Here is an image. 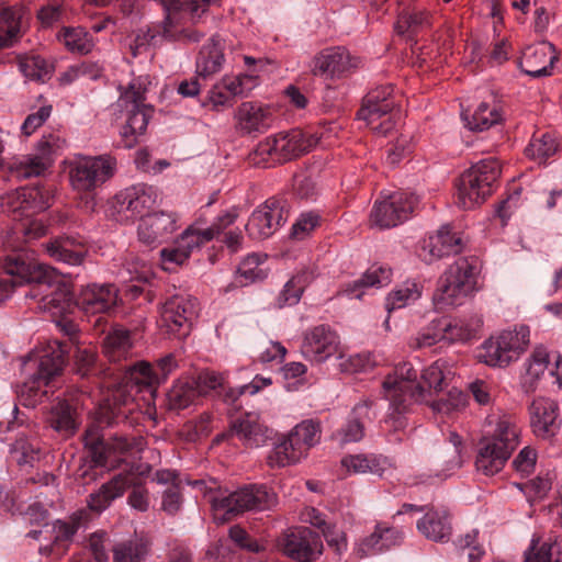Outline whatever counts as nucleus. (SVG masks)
<instances>
[{
  "label": "nucleus",
  "instance_id": "f257e3e1",
  "mask_svg": "<svg viewBox=\"0 0 562 562\" xmlns=\"http://www.w3.org/2000/svg\"><path fill=\"white\" fill-rule=\"evenodd\" d=\"M443 362L435 361L429 367L418 370L411 362L398 363L394 376L387 375L382 387L385 396L405 398L413 395L418 403H429L432 395L442 391L445 384Z\"/></svg>",
  "mask_w": 562,
  "mask_h": 562
},
{
  "label": "nucleus",
  "instance_id": "f03ea898",
  "mask_svg": "<svg viewBox=\"0 0 562 562\" xmlns=\"http://www.w3.org/2000/svg\"><path fill=\"white\" fill-rule=\"evenodd\" d=\"M482 261L477 256L459 257L439 277L432 301L437 310L460 306L477 291V277Z\"/></svg>",
  "mask_w": 562,
  "mask_h": 562
},
{
  "label": "nucleus",
  "instance_id": "7ed1b4c3",
  "mask_svg": "<svg viewBox=\"0 0 562 562\" xmlns=\"http://www.w3.org/2000/svg\"><path fill=\"white\" fill-rule=\"evenodd\" d=\"M502 167L496 158L473 164L456 180V204L463 210L482 205L497 189Z\"/></svg>",
  "mask_w": 562,
  "mask_h": 562
},
{
  "label": "nucleus",
  "instance_id": "20e7f679",
  "mask_svg": "<svg viewBox=\"0 0 562 562\" xmlns=\"http://www.w3.org/2000/svg\"><path fill=\"white\" fill-rule=\"evenodd\" d=\"M54 271L23 249L0 257V304L10 297L15 286L27 283L50 285Z\"/></svg>",
  "mask_w": 562,
  "mask_h": 562
},
{
  "label": "nucleus",
  "instance_id": "39448f33",
  "mask_svg": "<svg viewBox=\"0 0 562 562\" xmlns=\"http://www.w3.org/2000/svg\"><path fill=\"white\" fill-rule=\"evenodd\" d=\"M68 344L54 340L40 356L36 371L20 387L19 396L25 407H36L47 397V386L61 374L68 359Z\"/></svg>",
  "mask_w": 562,
  "mask_h": 562
},
{
  "label": "nucleus",
  "instance_id": "423d86ee",
  "mask_svg": "<svg viewBox=\"0 0 562 562\" xmlns=\"http://www.w3.org/2000/svg\"><path fill=\"white\" fill-rule=\"evenodd\" d=\"M116 169L117 160L110 154H78L68 161L69 183L77 192L92 193L113 178Z\"/></svg>",
  "mask_w": 562,
  "mask_h": 562
},
{
  "label": "nucleus",
  "instance_id": "0eeeda50",
  "mask_svg": "<svg viewBox=\"0 0 562 562\" xmlns=\"http://www.w3.org/2000/svg\"><path fill=\"white\" fill-rule=\"evenodd\" d=\"M119 301V290L112 283H89L81 286L75 295L70 293L53 294L47 304L59 310L68 311L74 303L86 315H99L110 313Z\"/></svg>",
  "mask_w": 562,
  "mask_h": 562
},
{
  "label": "nucleus",
  "instance_id": "6e6552de",
  "mask_svg": "<svg viewBox=\"0 0 562 562\" xmlns=\"http://www.w3.org/2000/svg\"><path fill=\"white\" fill-rule=\"evenodd\" d=\"M276 503V495L266 485H247L227 496L214 497L211 507L214 518L224 524L247 510H265Z\"/></svg>",
  "mask_w": 562,
  "mask_h": 562
},
{
  "label": "nucleus",
  "instance_id": "1a4fd4ad",
  "mask_svg": "<svg viewBox=\"0 0 562 562\" xmlns=\"http://www.w3.org/2000/svg\"><path fill=\"white\" fill-rule=\"evenodd\" d=\"M395 86L385 83L371 89L363 98L357 119L367 122V125L379 135L386 136L395 127L394 110L397 106Z\"/></svg>",
  "mask_w": 562,
  "mask_h": 562
},
{
  "label": "nucleus",
  "instance_id": "9d476101",
  "mask_svg": "<svg viewBox=\"0 0 562 562\" xmlns=\"http://www.w3.org/2000/svg\"><path fill=\"white\" fill-rule=\"evenodd\" d=\"M529 344V329L519 331L503 330L498 336L485 340L477 351V359L490 366L505 368L526 350Z\"/></svg>",
  "mask_w": 562,
  "mask_h": 562
},
{
  "label": "nucleus",
  "instance_id": "9b49d317",
  "mask_svg": "<svg viewBox=\"0 0 562 562\" xmlns=\"http://www.w3.org/2000/svg\"><path fill=\"white\" fill-rule=\"evenodd\" d=\"M158 198L156 187L144 182L132 184L114 195L112 214L117 222L133 223L144 218L156 205Z\"/></svg>",
  "mask_w": 562,
  "mask_h": 562
},
{
  "label": "nucleus",
  "instance_id": "f8f14e48",
  "mask_svg": "<svg viewBox=\"0 0 562 562\" xmlns=\"http://www.w3.org/2000/svg\"><path fill=\"white\" fill-rule=\"evenodd\" d=\"M482 326L481 316L458 321L442 316L431 321L429 326L419 334L417 345L418 347H431L440 341H469L476 337Z\"/></svg>",
  "mask_w": 562,
  "mask_h": 562
},
{
  "label": "nucleus",
  "instance_id": "ddd939ff",
  "mask_svg": "<svg viewBox=\"0 0 562 562\" xmlns=\"http://www.w3.org/2000/svg\"><path fill=\"white\" fill-rule=\"evenodd\" d=\"M65 145L66 140L58 135H43L36 144L34 154L12 160L8 169L19 179L40 177L53 167L56 156Z\"/></svg>",
  "mask_w": 562,
  "mask_h": 562
},
{
  "label": "nucleus",
  "instance_id": "4468645a",
  "mask_svg": "<svg viewBox=\"0 0 562 562\" xmlns=\"http://www.w3.org/2000/svg\"><path fill=\"white\" fill-rule=\"evenodd\" d=\"M290 204L284 196L268 198L250 214L245 229L254 240H263L276 234L285 224Z\"/></svg>",
  "mask_w": 562,
  "mask_h": 562
},
{
  "label": "nucleus",
  "instance_id": "2eb2a0df",
  "mask_svg": "<svg viewBox=\"0 0 562 562\" xmlns=\"http://www.w3.org/2000/svg\"><path fill=\"white\" fill-rule=\"evenodd\" d=\"M199 302L196 297L175 294L168 297L160 310V327L176 338H186L192 328V322L198 316Z\"/></svg>",
  "mask_w": 562,
  "mask_h": 562
},
{
  "label": "nucleus",
  "instance_id": "dca6fc26",
  "mask_svg": "<svg viewBox=\"0 0 562 562\" xmlns=\"http://www.w3.org/2000/svg\"><path fill=\"white\" fill-rule=\"evenodd\" d=\"M50 190L41 181L25 186L1 198V207L13 220L30 218L50 205Z\"/></svg>",
  "mask_w": 562,
  "mask_h": 562
},
{
  "label": "nucleus",
  "instance_id": "f3484780",
  "mask_svg": "<svg viewBox=\"0 0 562 562\" xmlns=\"http://www.w3.org/2000/svg\"><path fill=\"white\" fill-rule=\"evenodd\" d=\"M417 205L414 194L404 191H396L383 200H376L370 213V222L380 228H392L405 221L413 214Z\"/></svg>",
  "mask_w": 562,
  "mask_h": 562
},
{
  "label": "nucleus",
  "instance_id": "a211bd4d",
  "mask_svg": "<svg viewBox=\"0 0 562 562\" xmlns=\"http://www.w3.org/2000/svg\"><path fill=\"white\" fill-rule=\"evenodd\" d=\"M362 59L344 46L322 49L313 58L312 74L326 79H340L358 69Z\"/></svg>",
  "mask_w": 562,
  "mask_h": 562
},
{
  "label": "nucleus",
  "instance_id": "6ab92c4d",
  "mask_svg": "<svg viewBox=\"0 0 562 562\" xmlns=\"http://www.w3.org/2000/svg\"><path fill=\"white\" fill-rule=\"evenodd\" d=\"M279 544L282 553L294 562H314L323 551L321 536L308 527L289 529Z\"/></svg>",
  "mask_w": 562,
  "mask_h": 562
},
{
  "label": "nucleus",
  "instance_id": "aec40b11",
  "mask_svg": "<svg viewBox=\"0 0 562 562\" xmlns=\"http://www.w3.org/2000/svg\"><path fill=\"white\" fill-rule=\"evenodd\" d=\"M463 247L461 234L453 232L450 225H442L437 232L422 239L418 257L430 265L445 257L459 255Z\"/></svg>",
  "mask_w": 562,
  "mask_h": 562
},
{
  "label": "nucleus",
  "instance_id": "412c9836",
  "mask_svg": "<svg viewBox=\"0 0 562 562\" xmlns=\"http://www.w3.org/2000/svg\"><path fill=\"white\" fill-rule=\"evenodd\" d=\"M235 128L241 135L262 134L274 121L271 105L258 101L241 102L235 111Z\"/></svg>",
  "mask_w": 562,
  "mask_h": 562
},
{
  "label": "nucleus",
  "instance_id": "4be33fe9",
  "mask_svg": "<svg viewBox=\"0 0 562 562\" xmlns=\"http://www.w3.org/2000/svg\"><path fill=\"white\" fill-rule=\"evenodd\" d=\"M339 346V337L329 325H317L304 335L301 346L305 359L322 363L334 356Z\"/></svg>",
  "mask_w": 562,
  "mask_h": 562
},
{
  "label": "nucleus",
  "instance_id": "5701e85b",
  "mask_svg": "<svg viewBox=\"0 0 562 562\" xmlns=\"http://www.w3.org/2000/svg\"><path fill=\"white\" fill-rule=\"evenodd\" d=\"M138 225V240L149 248H156L169 239L178 229V215L173 212H155L142 218Z\"/></svg>",
  "mask_w": 562,
  "mask_h": 562
},
{
  "label": "nucleus",
  "instance_id": "b1692460",
  "mask_svg": "<svg viewBox=\"0 0 562 562\" xmlns=\"http://www.w3.org/2000/svg\"><path fill=\"white\" fill-rule=\"evenodd\" d=\"M530 427L536 437L550 439L561 427L560 408L554 400L548 397L535 398L529 407Z\"/></svg>",
  "mask_w": 562,
  "mask_h": 562
},
{
  "label": "nucleus",
  "instance_id": "393cba45",
  "mask_svg": "<svg viewBox=\"0 0 562 562\" xmlns=\"http://www.w3.org/2000/svg\"><path fill=\"white\" fill-rule=\"evenodd\" d=\"M178 367L176 357L169 353L155 363L138 361L128 370L131 381L140 387L154 390L166 382L170 373Z\"/></svg>",
  "mask_w": 562,
  "mask_h": 562
},
{
  "label": "nucleus",
  "instance_id": "a878e982",
  "mask_svg": "<svg viewBox=\"0 0 562 562\" xmlns=\"http://www.w3.org/2000/svg\"><path fill=\"white\" fill-rule=\"evenodd\" d=\"M558 59L554 46L549 42L528 45L518 59L520 70L533 78L551 75L554 61Z\"/></svg>",
  "mask_w": 562,
  "mask_h": 562
},
{
  "label": "nucleus",
  "instance_id": "bb28decb",
  "mask_svg": "<svg viewBox=\"0 0 562 562\" xmlns=\"http://www.w3.org/2000/svg\"><path fill=\"white\" fill-rule=\"evenodd\" d=\"M385 397L390 402V412L382 423V430L389 442H402L408 426L407 415L420 403L413 395L405 398H400L398 395Z\"/></svg>",
  "mask_w": 562,
  "mask_h": 562
},
{
  "label": "nucleus",
  "instance_id": "cd10ccee",
  "mask_svg": "<svg viewBox=\"0 0 562 562\" xmlns=\"http://www.w3.org/2000/svg\"><path fill=\"white\" fill-rule=\"evenodd\" d=\"M373 406L374 401L369 398L356 404L346 422L333 434V438L340 445L361 441L366 435V424L375 417Z\"/></svg>",
  "mask_w": 562,
  "mask_h": 562
},
{
  "label": "nucleus",
  "instance_id": "c85d7f7f",
  "mask_svg": "<svg viewBox=\"0 0 562 562\" xmlns=\"http://www.w3.org/2000/svg\"><path fill=\"white\" fill-rule=\"evenodd\" d=\"M45 254L54 261L80 266L87 256L85 245L74 237L61 235L43 244Z\"/></svg>",
  "mask_w": 562,
  "mask_h": 562
},
{
  "label": "nucleus",
  "instance_id": "c756f323",
  "mask_svg": "<svg viewBox=\"0 0 562 562\" xmlns=\"http://www.w3.org/2000/svg\"><path fill=\"white\" fill-rule=\"evenodd\" d=\"M47 423L64 440L74 437L80 426L77 408L68 400H59L52 406Z\"/></svg>",
  "mask_w": 562,
  "mask_h": 562
},
{
  "label": "nucleus",
  "instance_id": "7c9ffc66",
  "mask_svg": "<svg viewBox=\"0 0 562 562\" xmlns=\"http://www.w3.org/2000/svg\"><path fill=\"white\" fill-rule=\"evenodd\" d=\"M416 527L426 539L434 542H448L452 535L450 514L432 506L417 520Z\"/></svg>",
  "mask_w": 562,
  "mask_h": 562
},
{
  "label": "nucleus",
  "instance_id": "2f4dec72",
  "mask_svg": "<svg viewBox=\"0 0 562 562\" xmlns=\"http://www.w3.org/2000/svg\"><path fill=\"white\" fill-rule=\"evenodd\" d=\"M462 119L465 127L473 132L497 128L499 139L493 144V147L498 146L505 137L501 128L504 122L503 111L495 104L491 105L487 102H482L477 105L473 114H462Z\"/></svg>",
  "mask_w": 562,
  "mask_h": 562
},
{
  "label": "nucleus",
  "instance_id": "473e14b6",
  "mask_svg": "<svg viewBox=\"0 0 562 562\" xmlns=\"http://www.w3.org/2000/svg\"><path fill=\"white\" fill-rule=\"evenodd\" d=\"M126 418V413L122 412L120 407H112L109 403L101 404L95 422L89 425L82 435L85 448L104 442L103 427L119 425L121 422H125Z\"/></svg>",
  "mask_w": 562,
  "mask_h": 562
},
{
  "label": "nucleus",
  "instance_id": "72a5a7b5",
  "mask_svg": "<svg viewBox=\"0 0 562 562\" xmlns=\"http://www.w3.org/2000/svg\"><path fill=\"white\" fill-rule=\"evenodd\" d=\"M231 428L246 447L256 448L262 446L269 439L268 427L258 422L255 413H243L232 419Z\"/></svg>",
  "mask_w": 562,
  "mask_h": 562
},
{
  "label": "nucleus",
  "instance_id": "f704fd0d",
  "mask_svg": "<svg viewBox=\"0 0 562 562\" xmlns=\"http://www.w3.org/2000/svg\"><path fill=\"white\" fill-rule=\"evenodd\" d=\"M130 485L127 476L123 474L114 475L110 481L103 483L98 491L88 496V508L97 514L104 512L116 498L124 495Z\"/></svg>",
  "mask_w": 562,
  "mask_h": 562
},
{
  "label": "nucleus",
  "instance_id": "c9c22d12",
  "mask_svg": "<svg viewBox=\"0 0 562 562\" xmlns=\"http://www.w3.org/2000/svg\"><path fill=\"white\" fill-rule=\"evenodd\" d=\"M271 137L279 155L277 161L282 164L311 151L313 147V142L306 138L301 130H291Z\"/></svg>",
  "mask_w": 562,
  "mask_h": 562
},
{
  "label": "nucleus",
  "instance_id": "e433bc0d",
  "mask_svg": "<svg viewBox=\"0 0 562 562\" xmlns=\"http://www.w3.org/2000/svg\"><path fill=\"white\" fill-rule=\"evenodd\" d=\"M403 538L402 530L380 522L376 524L374 531L361 541L359 551L362 555L376 554L401 544Z\"/></svg>",
  "mask_w": 562,
  "mask_h": 562
},
{
  "label": "nucleus",
  "instance_id": "4c0bfd02",
  "mask_svg": "<svg viewBox=\"0 0 562 562\" xmlns=\"http://www.w3.org/2000/svg\"><path fill=\"white\" fill-rule=\"evenodd\" d=\"M224 61V47L217 36H212L203 44L196 56L195 72L199 77L207 79L221 71Z\"/></svg>",
  "mask_w": 562,
  "mask_h": 562
},
{
  "label": "nucleus",
  "instance_id": "58836bf2",
  "mask_svg": "<svg viewBox=\"0 0 562 562\" xmlns=\"http://www.w3.org/2000/svg\"><path fill=\"white\" fill-rule=\"evenodd\" d=\"M510 457L509 452L482 438L475 457L476 471L493 476L504 469Z\"/></svg>",
  "mask_w": 562,
  "mask_h": 562
},
{
  "label": "nucleus",
  "instance_id": "ea45409f",
  "mask_svg": "<svg viewBox=\"0 0 562 562\" xmlns=\"http://www.w3.org/2000/svg\"><path fill=\"white\" fill-rule=\"evenodd\" d=\"M561 142L552 132H535L526 146L525 156L538 165H547L560 151Z\"/></svg>",
  "mask_w": 562,
  "mask_h": 562
},
{
  "label": "nucleus",
  "instance_id": "a19ab883",
  "mask_svg": "<svg viewBox=\"0 0 562 562\" xmlns=\"http://www.w3.org/2000/svg\"><path fill=\"white\" fill-rule=\"evenodd\" d=\"M521 429L509 415H503L497 418L493 431L484 436L483 439L491 443H495L503 450L513 454L520 445Z\"/></svg>",
  "mask_w": 562,
  "mask_h": 562
},
{
  "label": "nucleus",
  "instance_id": "79ce46f5",
  "mask_svg": "<svg viewBox=\"0 0 562 562\" xmlns=\"http://www.w3.org/2000/svg\"><path fill=\"white\" fill-rule=\"evenodd\" d=\"M153 113L154 108L151 105L126 111V123L122 126L120 133L123 147L133 148L136 146L138 137L146 132Z\"/></svg>",
  "mask_w": 562,
  "mask_h": 562
},
{
  "label": "nucleus",
  "instance_id": "37998d69",
  "mask_svg": "<svg viewBox=\"0 0 562 562\" xmlns=\"http://www.w3.org/2000/svg\"><path fill=\"white\" fill-rule=\"evenodd\" d=\"M315 280L312 269L304 268L294 273L283 285L274 301V306L283 308L296 305L304 294L306 288Z\"/></svg>",
  "mask_w": 562,
  "mask_h": 562
},
{
  "label": "nucleus",
  "instance_id": "c03bdc74",
  "mask_svg": "<svg viewBox=\"0 0 562 562\" xmlns=\"http://www.w3.org/2000/svg\"><path fill=\"white\" fill-rule=\"evenodd\" d=\"M80 527V517L74 514L69 521L57 519L53 524L54 538L49 546L41 547L40 552L45 555H63L67 552L75 535Z\"/></svg>",
  "mask_w": 562,
  "mask_h": 562
},
{
  "label": "nucleus",
  "instance_id": "a18cd8bd",
  "mask_svg": "<svg viewBox=\"0 0 562 562\" xmlns=\"http://www.w3.org/2000/svg\"><path fill=\"white\" fill-rule=\"evenodd\" d=\"M392 270L385 267H371L359 279L344 285V292L356 299H361L366 290L372 286H383L391 282Z\"/></svg>",
  "mask_w": 562,
  "mask_h": 562
},
{
  "label": "nucleus",
  "instance_id": "49530a36",
  "mask_svg": "<svg viewBox=\"0 0 562 562\" xmlns=\"http://www.w3.org/2000/svg\"><path fill=\"white\" fill-rule=\"evenodd\" d=\"M149 551V543L143 540L122 542L113 549V562H143ZM169 562H192V559L189 553L181 552Z\"/></svg>",
  "mask_w": 562,
  "mask_h": 562
},
{
  "label": "nucleus",
  "instance_id": "de8ad7c7",
  "mask_svg": "<svg viewBox=\"0 0 562 562\" xmlns=\"http://www.w3.org/2000/svg\"><path fill=\"white\" fill-rule=\"evenodd\" d=\"M199 398V391L194 380L179 379L166 394V407L168 411L179 412L188 408Z\"/></svg>",
  "mask_w": 562,
  "mask_h": 562
},
{
  "label": "nucleus",
  "instance_id": "09e8293b",
  "mask_svg": "<svg viewBox=\"0 0 562 562\" xmlns=\"http://www.w3.org/2000/svg\"><path fill=\"white\" fill-rule=\"evenodd\" d=\"M289 436L293 439L294 446H296L293 450L299 451L304 457L321 440V422L317 419H304L289 432Z\"/></svg>",
  "mask_w": 562,
  "mask_h": 562
},
{
  "label": "nucleus",
  "instance_id": "8fccbe9b",
  "mask_svg": "<svg viewBox=\"0 0 562 562\" xmlns=\"http://www.w3.org/2000/svg\"><path fill=\"white\" fill-rule=\"evenodd\" d=\"M132 347L131 331L122 327L109 331L102 342L103 353L113 362L126 358Z\"/></svg>",
  "mask_w": 562,
  "mask_h": 562
},
{
  "label": "nucleus",
  "instance_id": "3c124183",
  "mask_svg": "<svg viewBox=\"0 0 562 562\" xmlns=\"http://www.w3.org/2000/svg\"><path fill=\"white\" fill-rule=\"evenodd\" d=\"M385 461L375 454H348L341 459V467L350 474L372 473L382 476Z\"/></svg>",
  "mask_w": 562,
  "mask_h": 562
},
{
  "label": "nucleus",
  "instance_id": "603ef678",
  "mask_svg": "<svg viewBox=\"0 0 562 562\" xmlns=\"http://www.w3.org/2000/svg\"><path fill=\"white\" fill-rule=\"evenodd\" d=\"M423 285L415 280H406L389 293L385 308L389 313L403 308L417 301L422 295Z\"/></svg>",
  "mask_w": 562,
  "mask_h": 562
},
{
  "label": "nucleus",
  "instance_id": "864d4df0",
  "mask_svg": "<svg viewBox=\"0 0 562 562\" xmlns=\"http://www.w3.org/2000/svg\"><path fill=\"white\" fill-rule=\"evenodd\" d=\"M10 458L19 467H34L42 458V449L37 440L19 437L10 447Z\"/></svg>",
  "mask_w": 562,
  "mask_h": 562
},
{
  "label": "nucleus",
  "instance_id": "5fc2aeb1",
  "mask_svg": "<svg viewBox=\"0 0 562 562\" xmlns=\"http://www.w3.org/2000/svg\"><path fill=\"white\" fill-rule=\"evenodd\" d=\"M293 439L288 435L283 436L273 447L267 457V464L271 468H284L299 462L303 456L295 450Z\"/></svg>",
  "mask_w": 562,
  "mask_h": 562
},
{
  "label": "nucleus",
  "instance_id": "6e6d98bb",
  "mask_svg": "<svg viewBox=\"0 0 562 562\" xmlns=\"http://www.w3.org/2000/svg\"><path fill=\"white\" fill-rule=\"evenodd\" d=\"M196 389L199 391V397L205 396L211 392H214V396L221 400L225 405L231 407L233 411V404L226 401L225 393L227 390H236L227 385L224 381V376L216 372H203L200 373L198 379L194 380Z\"/></svg>",
  "mask_w": 562,
  "mask_h": 562
},
{
  "label": "nucleus",
  "instance_id": "4d7b16f0",
  "mask_svg": "<svg viewBox=\"0 0 562 562\" xmlns=\"http://www.w3.org/2000/svg\"><path fill=\"white\" fill-rule=\"evenodd\" d=\"M260 257L257 254L248 255L238 266L234 282L238 286H247L267 277L260 267Z\"/></svg>",
  "mask_w": 562,
  "mask_h": 562
},
{
  "label": "nucleus",
  "instance_id": "13d9d810",
  "mask_svg": "<svg viewBox=\"0 0 562 562\" xmlns=\"http://www.w3.org/2000/svg\"><path fill=\"white\" fill-rule=\"evenodd\" d=\"M21 21L11 8L0 11V49L11 47L18 41Z\"/></svg>",
  "mask_w": 562,
  "mask_h": 562
},
{
  "label": "nucleus",
  "instance_id": "bf43d9fd",
  "mask_svg": "<svg viewBox=\"0 0 562 562\" xmlns=\"http://www.w3.org/2000/svg\"><path fill=\"white\" fill-rule=\"evenodd\" d=\"M19 68L25 78L37 82H45L52 77L53 72L52 66L38 55L21 59Z\"/></svg>",
  "mask_w": 562,
  "mask_h": 562
},
{
  "label": "nucleus",
  "instance_id": "052dcab7",
  "mask_svg": "<svg viewBox=\"0 0 562 562\" xmlns=\"http://www.w3.org/2000/svg\"><path fill=\"white\" fill-rule=\"evenodd\" d=\"M186 254L191 257L194 250H200L204 245L212 240V234L199 228L196 224L188 226L176 239Z\"/></svg>",
  "mask_w": 562,
  "mask_h": 562
},
{
  "label": "nucleus",
  "instance_id": "680f3d73",
  "mask_svg": "<svg viewBox=\"0 0 562 562\" xmlns=\"http://www.w3.org/2000/svg\"><path fill=\"white\" fill-rule=\"evenodd\" d=\"M536 543L525 553V562H562V538L552 543H542L535 551Z\"/></svg>",
  "mask_w": 562,
  "mask_h": 562
},
{
  "label": "nucleus",
  "instance_id": "e2e57ef3",
  "mask_svg": "<svg viewBox=\"0 0 562 562\" xmlns=\"http://www.w3.org/2000/svg\"><path fill=\"white\" fill-rule=\"evenodd\" d=\"M224 88L235 97H246L252 91L260 82L258 75L251 74H239L237 76H224L223 77Z\"/></svg>",
  "mask_w": 562,
  "mask_h": 562
},
{
  "label": "nucleus",
  "instance_id": "0e129e2a",
  "mask_svg": "<svg viewBox=\"0 0 562 562\" xmlns=\"http://www.w3.org/2000/svg\"><path fill=\"white\" fill-rule=\"evenodd\" d=\"M278 157L272 137L269 136L257 144L249 154V161L257 167L271 168L276 165H282L281 161H277Z\"/></svg>",
  "mask_w": 562,
  "mask_h": 562
},
{
  "label": "nucleus",
  "instance_id": "69168bd1",
  "mask_svg": "<svg viewBox=\"0 0 562 562\" xmlns=\"http://www.w3.org/2000/svg\"><path fill=\"white\" fill-rule=\"evenodd\" d=\"M323 217L317 211L303 212L292 225L290 237L304 240L322 225Z\"/></svg>",
  "mask_w": 562,
  "mask_h": 562
},
{
  "label": "nucleus",
  "instance_id": "338daca9",
  "mask_svg": "<svg viewBox=\"0 0 562 562\" xmlns=\"http://www.w3.org/2000/svg\"><path fill=\"white\" fill-rule=\"evenodd\" d=\"M271 384L272 380L270 378H265L260 374H257L250 383L238 386L236 390H227L225 397L227 402L233 404V411L238 412L243 407L241 403L239 402L241 395L246 393L254 395L261 391L263 387Z\"/></svg>",
  "mask_w": 562,
  "mask_h": 562
},
{
  "label": "nucleus",
  "instance_id": "774afa93",
  "mask_svg": "<svg viewBox=\"0 0 562 562\" xmlns=\"http://www.w3.org/2000/svg\"><path fill=\"white\" fill-rule=\"evenodd\" d=\"M233 103L234 98L226 88H224L223 78L209 90L207 95L201 101L203 108H207L214 112H222L233 106Z\"/></svg>",
  "mask_w": 562,
  "mask_h": 562
}]
</instances>
